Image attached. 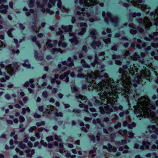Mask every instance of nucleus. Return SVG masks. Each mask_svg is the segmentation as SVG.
Segmentation results:
<instances>
[{
  "label": "nucleus",
  "instance_id": "obj_63",
  "mask_svg": "<svg viewBox=\"0 0 158 158\" xmlns=\"http://www.w3.org/2000/svg\"><path fill=\"white\" fill-rule=\"evenodd\" d=\"M5 98L7 100H9L10 99V95L9 94H6L5 95Z\"/></svg>",
  "mask_w": 158,
  "mask_h": 158
},
{
  "label": "nucleus",
  "instance_id": "obj_50",
  "mask_svg": "<svg viewBox=\"0 0 158 158\" xmlns=\"http://www.w3.org/2000/svg\"><path fill=\"white\" fill-rule=\"evenodd\" d=\"M104 41L105 43L106 44H108V43H110V39L109 38L106 39H104Z\"/></svg>",
  "mask_w": 158,
  "mask_h": 158
},
{
  "label": "nucleus",
  "instance_id": "obj_35",
  "mask_svg": "<svg viewBox=\"0 0 158 158\" xmlns=\"http://www.w3.org/2000/svg\"><path fill=\"white\" fill-rule=\"evenodd\" d=\"M45 123V122L44 121H42L41 122H37L36 123V125L38 127H40L41 126H44V125Z\"/></svg>",
  "mask_w": 158,
  "mask_h": 158
},
{
  "label": "nucleus",
  "instance_id": "obj_42",
  "mask_svg": "<svg viewBox=\"0 0 158 158\" xmlns=\"http://www.w3.org/2000/svg\"><path fill=\"white\" fill-rule=\"evenodd\" d=\"M55 114L57 116H60L61 117L63 116V114L61 112H58L56 111V112Z\"/></svg>",
  "mask_w": 158,
  "mask_h": 158
},
{
  "label": "nucleus",
  "instance_id": "obj_1",
  "mask_svg": "<svg viewBox=\"0 0 158 158\" xmlns=\"http://www.w3.org/2000/svg\"><path fill=\"white\" fill-rule=\"evenodd\" d=\"M127 68L126 65L123 66V70L121 68L119 70L120 73H123V78L120 80H118L116 83V81L111 78L106 79L98 84H96L95 80L100 78L104 76L106 78L108 75L104 73V71L100 72L97 71L96 73H92L90 74H88L87 76H85L81 74L77 75V77L85 78L89 84V85L92 86V88L94 89L99 92L98 94L100 97V100L96 101V103L106 105L110 104L113 106L115 104L117 100L118 94L121 93L123 95V92L127 94L128 90L129 81V77L127 75V72L125 70Z\"/></svg>",
  "mask_w": 158,
  "mask_h": 158
},
{
  "label": "nucleus",
  "instance_id": "obj_38",
  "mask_svg": "<svg viewBox=\"0 0 158 158\" xmlns=\"http://www.w3.org/2000/svg\"><path fill=\"white\" fill-rule=\"evenodd\" d=\"M131 57L133 60H139V58L140 57L139 55H137V54H135V56H132Z\"/></svg>",
  "mask_w": 158,
  "mask_h": 158
},
{
  "label": "nucleus",
  "instance_id": "obj_12",
  "mask_svg": "<svg viewBox=\"0 0 158 158\" xmlns=\"http://www.w3.org/2000/svg\"><path fill=\"white\" fill-rule=\"evenodd\" d=\"M106 13L104 12H103L102 13V15L103 17H104L105 19L106 22L110 20L112 22H114V19L112 17V15L109 12H107L106 13V15H105Z\"/></svg>",
  "mask_w": 158,
  "mask_h": 158
},
{
  "label": "nucleus",
  "instance_id": "obj_8",
  "mask_svg": "<svg viewBox=\"0 0 158 158\" xmlns=\"http://www.w3.org/2000/svg\"><path fill=\"white\" fill-rule=\"evenodd\" d=\"M56 3L57 7L60 8H62L64 10L67 11V9L64 6L62 7L61 6V2L60 0H49V3L48 4V7L49 8H51L52 6H55V3Z\"/></svg>",
  "mask_w": 158,
  "mask_h": 158
},
{
  "label": "nucleus",
  "instance_id": "obj_32",
  "mask_svg": "<svg viewBox=\"0 0 158 158\" xmlns=\"http://www.w3.org/2000/svg\"><path fill=\"white\" fill-rule=\"evenodd\" d=\"M118 133L121 135H123L124 134H127V131L126 130H120L118 131Z\"/></svg>",
  "mask_w": 158,
  "mask_h": 158
},
{
  "label": "nucleus",
  "instance_id": "obj_18",
  "mask_svg": "<svg viewBox=\"0 0 158 158\" xmlns=\"http://www.w3.org/2000/svg\"><path fill=\"white\" fill-rule=\"evenodd\" d=\"M143 23L144 24V27H145V28H148L152 26V23L151 21L147 18L143 19Z\"/></svg>",
  "mask_w": 158,
  "mask_h": 158
},
{
  "label": "nucleus",
  "instance_id": "obj_48",
  "mask_svg": "<svg viewBox=\"0 0 158 158\" xmlns=\"http://www.w3.org/2000/svg\"><path fill=\"white\" fill-rule=\"evenodd\" d=\"M24 139H23V141L25 143H27V139L28 138V135H24Z\"/></svg>",
  "mask_w": 158,
  "mask_h": 158
},
{
  "label": "nucleus",
  "instance_id": "obj_20",
  "mask_svg": "<svg viewBox=\"0 0 158 158\" xmlns=\"http://www.w3.org/2000/svg\"><path fill=\"white\" fill-rule=\"evenodd\" d=\"M143 145L141 146L140 147V149H144V146H145L146 149H148L149 148V146L150 145V143L148 142H146V141H143Z\"/></svg>",
  "mask_w": 158,
  "mask_h": 158
},
{
  "label": "nucleus",
  "instance_id": "obj_62",
  "mask_svg": "<svg viewBox=\"0 0 158 158\" xmlns=\"http://www.w3.org/2000/svg\"><path fill=\"white\" fill-rule=\"evenodd\" d=\"M30 83L31 84L30 85V86L31 87L33 88L34 86L33 84H32L33 82V80H30Z\"/></svg>",
  "mask_w": 158,
  "mask_h": 158
},
{
  "label": "nucleus",
  "instance_id": "obj_5",
  "mask_svg": "<svg viewBox=\"0 0 158 158\" xmlns=\"http://www.w3.org/2000/svg\"><path fill=\"white\" fill-rule=\"evenodd\" d=\"M17 63H15L12 65H9L5 69H4V70L6 73L9 74L10 76H12L15 74V70L17 68ZM3 69H2L0 70V75L4 76L5 74V72H3V73H2V71Z\"/></svg>",
  "mask_w": 158,
  "mask_h": 158
},
{
  "label": "nucleus",
  "instance_id": "obj_53",
  "mask_svg": "<svg viewBox=\"0 0 158 158\" xmlns=\"http://www.w3.org/2000/svg\"><path fill=\"white\" fill-rule=\"evenodd\" d=\"M5 47V45L2 42H0V50H1L2 49L4 48Z\"/></svg>",
  "mask_w": 158,
  "mask_h": 158
},
{
  "label": "nucleus",
  "instance_id": "obj_13",
  "mask_svg": "<svg viewBox=\"0 0 158 158\" xmlns=\"http://www.w3.org/2000/svg\"><path fill=\"white\" fill-rule=\"evenodd\" d=\"M36 4L37 6V8H39L42 12H44L46 11L51 15L53 14V11L50 10L48 9H47L45 10L44 9V7L43 6L41 5H40L39 2H37L36 3Z\"/></svg>",
  "mask_w": 158,
  "mask_h": 158
},
{
  "label": "nucleus",
  "instance_id": "obj_9",
  "mask_svg": "<svg viewBox=\"0 0 158 158\" xmlns=\"http://www.w3.org/2000/svg\"><path fill=\"white\" fill-rule=\"evenodd\" d=\"M131 2L135 6L138 5L139 8H141L144 12L146 11L144 10V6L142 4V0H127Z\"/></svg>",
  "mask_w": 158,
  "mask_h": 158
},
{
  "label": "nucleus",
  "instance_id": "obj_6",
  "mask_svg": "<svg viewBox=\"0 0 158 158\" xmlns=\"http://www.w3.org/2000/svg\"><path fill=\"white\" fill-rule=\"evenodd\" d=\"M62 65L61 64H59L58 65L60 71H63L66 68L65 66H71L73 65V61L71 60V58H69L68 60V62L67 63L66 61L63 62L62 63Z\"/></svg>",
  "mask_w": 158,
  "mask_h": 158
},
{
  "label": "nucleus",
  "instance_id": "obj_3",
  "mask_svg": "<svg viewBox=\"0 0 158 158\" xmlns=\"http://www.w3.org/2000/svg\"><path fill=\"white\" fill-rule=\"evenodd\" d=\"M134 113L137 117L148 118L153 123H156L158 125V113L155 114L152 110L135 109Z\"/></svg>",
  "mask_w": 158,
  "mask_h": 158
},
{
  "label": "nucleus",
  "instance_id": "obj_54",
  "mask_svg": "<svg viewBox=\"0 0 158 158\" xmlns=\"http://www.w3.org/2000/svg\"><path fill=\"white\" fill-rule=\"evenodd\" d=\"M34 117L36 118H40V115L38 114L37 113H35L34 115Z\"/></svg>",
  "mask_w": 158,
  "mask_h": 158
},
{
  "label": "nucleus",
  "instance_id": "obj_36",
  "mask_svg": "<svg viewBox=\"0 0 158 158\" xmlns=\"http://www.w3.org/2000/svg\"><path fill=\"white\" fill-rule=\"evenodd\" d=\"M19 145L22 149H24L26 147V145L23 144L22 142H19Z\"/></svg>",
  "mask_w": 158,
  "mask_h": 158
},
{
  "label": "nucleus",
  "instance_id": "obj_45",
  "mask_svg": "<svg viewBox=\"0 0 158 158\" xmlns=\"http://www.w3.org/2000/svg\"><path fill=\"white\" fill-rule=\"evenodd\" d=\"M40 143L41 145H43L44 147H47V144L43 140H41L40 142Z\"/></svg>",
  "mask_w": 158,
  "mask_h": 158
},
{
  "label": "nucleus",
  "instance_id": "obj_19",
  "mask_svg": "<svg viewBox=\"0 0 158 158\" xmlns=\"http://www.w3.org/2000/svg\"><path fill=\"white\" fill-rule=\"evenodd\" d=\"M86 25L85 23H81L80 24V26L82 28V31L79 32L78 34L82 35L85 31Z\"/></svg>",
  "mask_w": 158,
  "mask_h": 158
},
{
  "label": "nucleus",
  "instance_id": "obj_31",
  "mask_svg": "<svg viewBox=\"0 0 158 158\" xmlns=\"http://www.w3.org/2000/svg\"><path fill=\"white\" fill-rule=\"evenodd\" d=\"M81 63L82 64V66L85 68H89V65L86 63L84 60H82L81 61Z\"/></svg>",
  "mask_w": 158,
  "mask_h": 158
},
{
  "label": "nucleus",
  "instance_id": "obj_61",
  "mask_svg": "<svg viewBox=\"0 0 158 158\" xmlns=\"http://www.w3.org/2000/svg\"><path fill=\"white\" fill-rule=\"evenodd\" d=\"M127 143V141L125 140H123L121 141V143L120 142V143L119 144V145H121L122 144H124Z\"/></svg>",
  "mask_w": 158,
  "mask_h": 158
},
{
  "label": "nucleus",
  "instance_id": "obj_4",
  "mask_svg": "<svg viewBox=\"0 0 158 158\" xmlns=\"http://www.w3.org/2000/svg\"><path fill=\"white\" fill-rule=\"evenodd\" d=\"M98 0H80L79 4L82 6V8L80 7L82 12V14L83 15L84 17L88 16L90 15L89 13V7L93 5H96L98 3Z\"/></svg>",
  "mask_w": 158,
  "mask_h": 158
},
{
  "label": "nucleus",
  "instance_id": "obj_55",
  "mask_svg": "<svg viewBox=\"0 0 158 158\" xmlns=\"http://www.w3.org/2000/svg\"><path fill=\"white\" fill-rule=\"evenodd\" d=\"M152 46L154 48H158V43H152Z\"/></svg>",
  "mask_w": 158,
  "mask_h": 158
},
{
  "label": "nucleus",
  "instance_id": "obj_14",
  "mask_svg": "<svg viewBox=\"0 0 158 158\" xmlns=\"http://www.w3.org/2000/svg\"><path fill=\"white\" fill-rule=\"evenodd\" d=\"M69 35L71 38L69 39L70 41L72 43L75 44H78V41L77 40L76 37L75 36V35L73 33H69Z\"/></svg>",
  "mask_w": 158,
  "mask_h": 158
},
{
  "label": "nucleus",
  "instance_id": "obj_43",
  "mask_svg": "<svg viewBox=\"0 0 158 158\" xmlns=\"http://www.w3.org/2000/svg\"><path fill=\"white\" fill-rule=\"evenodd\" d=\"M100 123V120L99 119L97 118L94 119L93 121L94 124H96L97 123Z\"/></svg>",
  "mask_w": 158,
  "mask_h": 158
},
{
  "label": "nucleus",
  "instance_id": "obj_40",
  "mask_svg": "<svg viewBox=\"0 0 158 158\" xmlns=\"http://www.w3.org/2000/svg\"><path fill=\"white\" fill-rule=\"evenodd\" d=\"M135 123H132L131 124H130L128 125V127L129 129H132L133 127H135Z\"/></svg>",
  "mask_w": 158,
  "mask_h": 158
},
{
  "label": "nucleus",
  "instance_id": "obj_27",
  "mask_svg": "<svg viewBox=\"0 0 158 158\" xmlns=\"http://www.w3.org/2000/svg\"><path fill=\"white\" fill-rule=\"evenodd\" d=\"M51 52L53 53L54 54L56 52H60V53H62L63 52V51L60 49H56L52 48V49L51 50Z\"/></svg>",
  "mask_w": 158,
  "mask_h": 158
},
{
  "label": "nucleus",
  "instance_id": "obj_2",
  "mask_svg": "<svg viewBox=\"0 0 158 158\" xmlns=\"http://www.w3.org/2000/svg\"><path fill=\"white\" fill-rule=\"evenodd\" d=\"M129 70V73H127V75L129 78V85L128 86V90L127 94H124L123 92V95L125 98H127L128 100V103L130 105H131V99L132 98L131 96H132V98L134 99L133 101L135 105L137 104L138 107L140 109H143V108H145V109H155V106H158V100L155 101V104H152V102H151L148 97H142L138 100L137 102V99L139 97L138 95H136L137 98L132 93L133 89H132V81L134 87L135 88L137 86L136 84L135 83V82L138 84H139L141 81H144V80H148L149 81H151L152 79L151 78V76L149 70H145V71H143L141 74H139L138 72V69L136 67L133 65L132 68L130 67L128 69Z\"/></svg>",
  "mask_w": 158,
  "mask_h": 158
},
{
  "label": "nucleus",
  "instance_id": "obj_64",
  "mask_svg": "<svg viewBox=\"0 0 158 158\" xmlns=\"http://www.w3.org/2000/svg\"><path fill=\"white\" fill-rule=\"evenodd\" d=\"M27 145H28V146L30 148H31L32 147V146H33V144H32V143L30 142H29L28 143Z\"/></svg>",
  "mask_w": 158,
  "mask_h": 158
},
{
  "label": "nucleus",
  "instance_id": "obj_11",
  "mask_svg": "<svg viewBox=\"0 0 158 158\" xmlns=\"http://www.w3.org/2000/svg\"><path fill=\"white\" fill-rule=\"evenodd\" d=\"M147 132L150 133H155L158 135V127L155 125H149L147 127Z\"/></svg>",
  "mask_w": 158,
  "mask_h": 158
},
{
  "label": "nucleus",
  "instance_id": "obj_34",
  "mask_svg": "<svg viewBox=\"0 0 158 158\" xmlns=\"http://www.w3.org/2000/svg\"><path fill=\"white\" fill-rule=\"evenodd\" d=\"M36 127L35 126H34L32 127H30V128L29 129V131L30 132H33L34 130H35L36 128Z\"/></svg>",
  "mask_w": 158,
  "mask_h": 158
},
{
  "label": "nucleus",
  "instance_id": "obj_15",
  "mask_svg": "<svg viewBox=\"0 0 158 158\" xmlns=\"http://www.w3.org/2000/svg\"><path fill=\"white\" fill-rule=\"evenodd\" d=\"M52 41L50 40H48L46 43V45L47 46V48L49 49L50 48H52L53 46H54L56 45L57 43V40H55L53 42V45L51 44Z\"/></svg>",
  "mask_w": 158,
  "mask_h": 158
},
{
  "label": "nucleus",
  "instance_id": "obj_52",
  "mask_svg": "<svg viewBox=\"0 0 158 158\" xmlns=\"http://www.w3.org/2000/svg\"><path fill=\"white\" fill-rule=\"evenodd\" d=\"M121 126V124L120 123H118L117 124L114 125V127L115 128L117 129L119 127H120Z\"/></svg>",
  "mask_w": 158,
  "mask_h": 158
},
{
  "label": "nucleus",
  "instance_id": "obj_60",
  "mask_svg": "<svg viewBox=\"0 0 158 158\" xmlns=\"http://www.w3.org/2000/svg\"><path fill=\"white\" fill-rule=\"evenodd\" d=\"M35 136L38 139H39L40 138V135L39 133L38 132H36L35 133Z\"/></svg>",
  "mask_w": 158,
  "mask_h": 158
},
{
  "label": "nucleus",
  "instance_id": "obj_17",
  "mask_svg": "<svg viewBox=\"0 0 158 158\" xmlns=\"http://www.w3.org/2000/svg\"><path fill=\"white\" fill-rule=\"evenodd\" d=\"M51 81V82L52 84L56 82L57 84H59L60 83V81H59L56 80L58 78V76L57 75H55L54 76H52L50 77Z\"/></svg>",
  "mask_w": 158,
  "mask_h": 158
},
{
  "label": "nucleus",
  "instance_id": "obj_28",
  "mask_svg": "<svg viewBox=\"0 0 158 158\" xmlns=\"http://www.w3.org/2000/svg\"><path fill=\"white\" fill-rule=\"evenodd\" d=\"M58 45L60 47L64 48L66 46V43L63 42V40L59 41L58 43Z\"/></svg>",
  "mask_w": 158,
  "mask_h": 158
},
{
  "label": "nucleus",
  "instance_id": "obj_30",
  "mask_svg": "<svg viewBox=\"0 0 158 158\" xmlns=\"http://www.w3.org/2000/svg\"><path fill=\"white\" fill-rule=\"evenodd\" d=\"M40 111H44V113L46 114H50V112H51V109H40Z\"/></svg>",
  "mask_w": 158,
  "mask_h": 158
},
{
  "label": "nucleus",
  "instance_id": "obj_33",
  "mask_svg": "<svg viewBox=\"0 0 158 158\" xmlns=\"http://www.w3.org/2000/svg\"><path fill=\"white\" fill-rule=\"evenodd\" d=\"M100 110V111L101 113L102 114H104L105 113L109 114V113H108L107 111V109H99ZM111 110L110 112H112V109H110Z\"/></svg>",
  "mask_w": 158,
  "mask_h": 158
},
{
  "label": "nucleus",
  "instance_id": "obj_46",
  "mask_svg": "<svg viewBox=\"0 0 158 158\" xmlns=\"http://www.w3.org/2000/svg\"><path fill=\"white\" fill-rule=\"evenodd\" d=\"M34 3V0H32L30 1L29 5L30 7H32L33 6V4Z\"/></svg>",
  "mask_w": 158,
  "mask_h": 158
},
{
  "label": "nucleus",
  "instance_id": "obj_41",
  "mask_svg": "<svg viewBox=\"0 0 158 158\" xmlns=\"http://www.w3.org/2000/svg\"><path fill=\"white\" fill-rule=\"evenodd\" d=\"M128 137L132 138L133 137L134 133L131 131H129L127 135Z\"/></svg>",
  "mask_w": 158,
  "mask_h": 158
},
{
  "label": "nucleus",
  "instance_id": "obj_23",
  "mask_svg": "<svg viewBox=\"0 0 158 158\" xmlns=\"http://www.w3.org/2000/svg\"><path fill=\"white\" fill-rule=\"evenodd\" d=\"M8 6H7L2 5L0 6V12L3 13H6Z\"/></svg>",
  "mask_w": 158,
  "mask_h": 158
},
{
  "label": "nucleus",
  "instance_id": "obj_10",
  "mask_svg": "<svg viewBox=\"0 0 158 158\" xmlns=\"http://www.w3.org/2000/svg\"><path fill=\"white\" fill-rule=\"evenodd\" d=\"M69 75L72 77H73L75 76L73 72H71L70 71H68L67 73H65L64 74L61 75L60 76L59 78L61 80L65 78V81L67 82L69 81L68 76Z\"/></svg>",
  "mask_w": 158,
  "mask_h": 158
},
{
  "label": "nucleus",
  "instance_id": "obj_57",
  "mask_svg": "<svg viewBox=\"0 0 158 158\" xmlns=\"http://www.w3.org/2000/svg\"><path fill=\"white\" fill-rule=\"evenodd\" d=\"M42 95H43V96L44 98H47V92L46 91H44V92L43 93Z\"/></svg>",
  "mask_w": 158,
  "mask_h": 158
},
{
  "label": "nucleus",
  "instance_id": "obj_58",
  "mask_svg": "<svg viewBox=\"0 0 158 158\" xmlns=\"http://www.w3.org/2000/svg\"><path fill=\"white\" fill-rule=\"evenodd\" d=\"M22 110H22V114H25V112H26V110H27L28 112H29L30 111V109H22Z\"/></svg>",
  "mask_w": 158,
  "mask_h": 158
},
{
  "label": "nucleus",
  "instance_id": "obj_49",
  "mask_svg": "<svg viewBox=\"0 0 158 158\" xmlns=\"http://www.w3.org/2000/svg\"><path fill=\"white\" fill-rule=\"evenodd\" d=\"M13 31V29H10L7 32V33L8 36L10 37H12V35L10 34V32L11 31Z\"/></svg>",
  "mask_w": 158,
  "mask_h": 158
},
{
  "label": "nucleus",
  "instance_id": "obj_21",
  "mask_svg": "<svg viewBox=\"0 0 158 158\" xmlns=\"http://www.w3.org/2000/svg\"><path fill=\"white\" fill-rule=\"evenodd\" d=\"M72 28V25H69L68 26H61V29L64 31L67 32L68 31L70 32Z\"/></svg>",
  "mask_w": 158,
  "mask_h": 158
},
{
  "label": "nucleus",
  "instance_id": "obj_39",
  "mask_svg": "<svg viewBox=\"0 0 158 158\" xmlns=\"http://www.w3.org/2000/svg\"><path fill=\"white\" fill-rule=\"evenodd\" d=\"M90 34L91 35H92V37L94 38L96 37V31L94 30H92L90 32Z\"/></svg>",
  "mask_w": 158,
  "mask_h": 158
},
{
  "label": "nucleus",
  "instance_id": "obj_25",
  "mask_svg": "<svg viewBox=\"0 0 158 158\" xmlns=\"http://www.w3.org/2000/svg\"><path fill=\"white\" fill-rule=\"evenodd\" d=\"M154 24L156 25H158V10H156V14L154 16Z\"/></svg>",
  "mask_w": 158,
  "mask_h": 158
},
{
  "label": "nucleus",
  "instance_id": "obj_51",
  "mask_svg": "<svg viewBox=\"0 0 158 158\" xmlns=\"http://www.w3.org/2000/svg\"><path fill=\"white\" fill-rule=\"evenodd\" d=\"M15 151L17 152H19V154L22 155L23 154V152L22 151L20 150V149L18 148H16L15 149Z\"/></svg>",
  "mask_w": 158,
  "mask_h": 158
},
{
  "label": "nucleus",
  "instance_id": "obj_56",
  "mask_svg": "<svg viewBox=\"0 0 158 158\" xmlns=\"http://www.w3.org/2000/svg\"><path fill=\"white\" fill-rule=\"evenodd\" d=\"M14 148V147H11L10 148H9L7 145H5V148L6 149V150H9V149H13Z\"/></svg>",
  "mask_w": 158,
  "mask_h": 158
},
{
  "label": "nucleus",
  "instance_id": "obj_22",
  "mask_svg": "<svg viewBox=\"0 0 158 158\" xmlns=\"http://www.w3.org/2000/svg\"><path fill=\"white\" fill-rule=\"evenodd\" d=\"M156 144L157 145V146H156L155 145H153L152 147V151H155L156 152H153V154L154 155L156 154L157 153L158 154V151L157 149H158V140H157L156 143Z\"/></svg>",
  "mask_w": 158,
  "mask_h": 158
},
{
  "label": "nucleus",
  "instance_id": "obj_59",
  "mask_svg": "<svg viewBox=\"0 0 158 158\" xmlns=\"http://www.w3.org/2000/svg\"><path fill=\"white\" fill-rule=\"evenodd\" d=\"M116 64L117 65H120L121 64V62L118 60H115Z\"/></svg>",
  "mask_w": 158,
  "mask_h": 158
},
{
  "label": "nucleus",
  "instance_id": "obj_24",
  "mask_svg": "<svg viewBox=\"0 0 158 158\" xmlns=\"http://www.w3.org/2000/svg\"><path fill=\"white\" fill-rule=\"evenodd\" d=\"M26 152L27 153V156L31 157L35 153V151L34 150H26Z\"/></svg>",
  "mask_w": 158,
  "mask_h": 158
},
{
  "label": "nucleus",
  "instance_id": "obj_16",
  "mask_svg": "<svg viewBox=\"0 0 158 158\" xmlns=\"http://www.w3.org/2000/svg\"><path fill=\"white\" fill-rule=\"evenodd\" d=\"M103 149H106L109 152H115L116 151V148L112 146L110 144H108V146H103Z\"/></svg>",
  "mask_w": 158,
  "mask_h": 158
},
{
  "label": "nucleus",
  "instance_id": "obj_29",
  "mask_svg": "<svg viewBox=\"0 0 158 158\" xmlns=\"http://www.w3.org/2000/svg\"><path fill=\"white\" fill-rule=\"evenodd\" d=\"M23 66L27 68H31L30 65L28 64L27 60L25 61V63L23 64Z\"/></svg>",
  "mask_w": 158,
  "mask_h": 158
},
{
  "label": "nucleus",
  "instance_id": "obj_44",
  "mask_svg": "<svg viewBox=\"0 0 158 158\" xmlns=\"http://www.w3.org/2000/svg\"><path fill=\"white\" fill-rule=\"evenodd\" d=\"M55 139V140H57L58 141H61V139H60V137L58 136L55 135L54 136Z\"/></svg>",
  "mask_w": 158,
  "mask_h": 158
},
{
  "label": "nucleus",
  "instance_id": "obj_7",
  "mask_svg": "<svg viewBox=\"0 0 158 158\" xmlns=\"http://www.w3.org/2000/svg\"><path fill=\"white\" fill-rule=\"evenodd\" d=\"M77 99H79V102L81 103L79 104V106L81 108H84V109H88L87 105L86 104L87 101L86 98L84 96L81 95H80L77 97Z\"/></svg>",
  "mask_w": 158,
  "mask_h": 158
},
{
  "label": "nucleus",
  "instance_id": "obj_47",
  "mask_svg": "<svg viewBox=\"0 0 158 158\" xmlns=\"http://www.w3.org/2000/svg\"><path fill=\"white\" fill-rule=\"evenodd\" d=\"M25 118L24 117L22 116H20L19 117V122L20 123H22L24 122Z\"/></svg>",
  "mask_w": 158,
  "mask_h": 158
},
{
  "label": "nucleus",
  "instance_id": "obj_26",
  "mask_svg": "<svg viewBox=\"0 0 158 158\" xmlns=\"http://www.w3.org/2000/svg\"><path fill=\"white\" fill-rule=\"evenodd\" d=\"M100 45V42L99 41H97V42L95 41L93 42L91 45L94 49H95L96 48V47H99Z\"/></svg>",
  "mask_w": 158,
  "mask_h": 158
},
{
  "label": "nucleus",
  "instance_id": "obj_37",
  "mask_svg": "<svg viewBox=\"0 0 158 158\" xmlns=\"http://www.w3.org/2000/svg\"><path fill=\"white\" fill-rule=\"evenodd\" d=\"M46 139L48 142H49L53 140V138L52 136H49L46 138Z\"/></svg>",
  "mask_w": 158,
  "mask_h": 158
}]
</instances>
